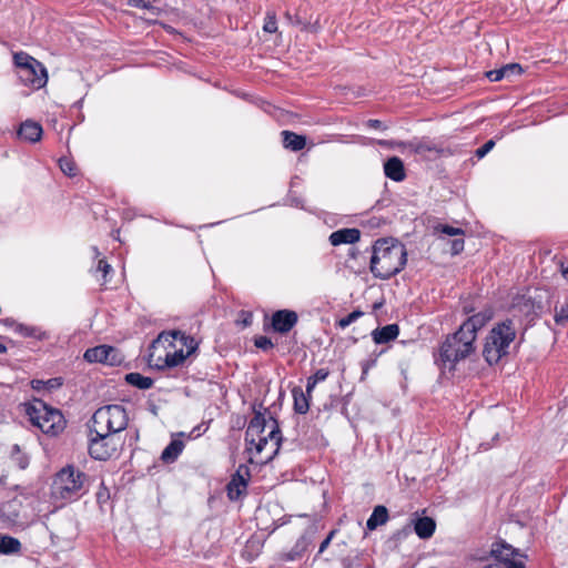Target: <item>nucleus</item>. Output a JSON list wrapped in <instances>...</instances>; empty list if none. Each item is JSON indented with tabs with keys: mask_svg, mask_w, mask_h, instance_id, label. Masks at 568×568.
I'll return each mask as SVG.
<instances>
[{
	"mask_svg": "<svg viewBox=\"0 0 568 568\" xmlns=\"http://www.w3.org/2000/svg\"><path fill=\"white\" fill-rule=\"evenodd\" d=\"M406 262V247L398 241L379 239L374 243L369 268L375 277L388 280L398 274Z\"/></svg>",
	"mask_w": 568,
	"mask_h": 568,
	"instance_id": "f257e3e1",
	"label": "nucleus"
},
{
	"mask_svg": "<svg viewBox=\"0 0 568 568\" xmlns=\"http://www.w3.org/2000/svg\"><path fill=\"white\" fill-rule=\"evenodd\" d=\"M475 341L459 327L457 332L447 335L442 343L436 363L442 368L455 369L456 364L475 353Z\"/></svg>",
	"mask_w": 568,
	"mask_h": 568,
	"instance_id": "f03ea898",
	"label": "nucleus"
},
{
	"mask_svg": "<svg viewBox=\"0 0 568 568\" xmlns=\"http://www.w3.org/2000/svg\"><path fill=\"white\" fill-rule=\"evenodd\" d=\"M23 410L32 426L38 427L45 435L58 436L65 428L62 413L50 407L42 399L36 398L24 403Z\"/></svg>",
	"mask_w": 568,
	"mask_h": 568,
	"instance_id": "7ed1b4c3",
	"label": "nucleus"
},
{
	"mask_svg": "<svg viewBox=\"0 0 568 568\" xmlns=\"http://www.w3.org/2000/svg\"><path fill=\"white\" fill-rule=\"evenodd\" d=\"M516 337V327L513 320H505L496 324L489 332L483 349V356L489 364H496L508 354V347Z\"/></svg>",
	"mask_w": 568,
	"mask_h": 568,
	"instance_id": "20e7f679",
	"label": "nucleus"
},
{
	"mask_svg": "<svg viewBox=\"0 0 568 568\" xmlns=\"http://www.w3.org/2000/svg\"><path fill=\"white\" fill-rule=\"evenodd\" d=\"M87 478L83 471L73 465H67L54 476L52 495L63 500L77 499L82 495Z\"/></svg>",
	"mask_w": 568,
	"mask_h": 568,
	"instance_id": "39448f33",
	"label": "nucleus"
},
{
	"mask_svg": "<svg viewBox=\"0 0 568 568\" xmlns=\"http://www.w3.org/2000/svg\"><path fill=\"white\" fill-rule=\"evenodd\" d=\"M129 417L122 405L112 404L98 408L92 418L91 426L98 430L110 434H118L128 426Z\"/></svg>",
	"mask_w": 568,
	"mask_h": 568,
	"instance_id": "423d86ee",
	"label": "nucleus"
},
{
	"mask_svg": "<svg viewBox=\"0 0 568 568\" xmlns=\"http://www.w3.org/2000/svg\"><path fill=\"white\" fill-rule=\"evenodd\" d=\"M89 454L97 460L109 459L118 449V442L113 434L103 433L90 426Z\"/></svg>",
	"mask_w": 568,
	"mask_h": 568,
	"instance_id": "0eeeda50",
	"label": "nucleus"
},
{
	"mask_svg": "<svg viewBox=\"0 0 568 568\" xmlns=\"http://www.w3.org/2000/svg\"><path fill=\"white\" fill-rule=\"evenodd\" d=\"M409 151L416 155H420L422 158L434 161L436 159L453 155V151L449 148H445L439 145L430 140H418L410 142L408 144Z\"/></svg>",
	"mask_w": 568,
	"mask_h": 568,
	"instance_id": "6e6552de",
	"label": "nucleus"
},
{
	"mask_svg": "<svg viewBox=\"0 0 568 568\" xmlns=\"http://www.w3.org/2000/svg\"><path fill=\"white\" fill-rule=\"evenodd\" d=\"M179 341L181 343V348L185 347L186 353L189 355L193 354L197 349V342L194 337L190 335H185V333L174 329L170 332H162L155 341L152 342V347L156 349L158 347L165 348L164 344L168 343L169 346L174 347L173 342Z\"/></svg>",
	"mask_w": 568,
	"mask_h": 568,
	"instance_id": "1a4fd4ad",
	"label": "nucleus"
},
{
	"mask_svg": "<svg viewBox=\"0 0 568 568\" xmlns=\"http://www.w3.org/2000/svg\"><path fill=\"white\" fill-rule=\"evenodd\" d=\"M83 357L89 363H102L110 366L118 365L122 361L119 351L110 345H99L88 348Z\"/></svg>",
	"mask_w": 568,
	"mask_h": 568,
	"instance_id": "9d476101",
	"label": "nucleus"
},
{
	"mask_svg": "<svg viewBox=\"0 0 568 568\" xmlns=\"http://www.w3.org/2000/svg\"><path fill=\"white\" fill-rule=\"evenodd\" d=\"M262 404L257 405L253 404L252 409L254 413L253 418L250 420L248 426L245 430V443L247 445V449L251 450L253 444H255L256 438L263 436L265 427L267 425L266 418L264 414L261 412Z\"/></svg>",
	"mask_w": 568,
	"mask_h": 568,
	"instance_id": "9b49d317",
	"label": "nucleus"
},
{
	"mask_svg": "<svg viewBox=\"0 0 568 568\" xmlns=\"http://www.w3.org/2000/svg\"><path fill=\"white\" fill-rule=\"evenodd\" d=\"M18 77L22 83L36 89L45 85L48 81L47 70L42 63L39 67L30 65L18 71Z\"/></svg>",
	"mask_w": 568,
	"mask_h": 568,
	"instance_id": "f8f14e48",
	"label": "nucleus"
},
{
	"mask_svg": "<svg viewBox=\"0 0 568 568\" xmlns=\"http://www.w3.org/2000/svg\"><path fill=\"white\" fill-rule=\"evenodd\" d=\"M493 315L494 312L491 308H485L474 314L460 325L462 333L465 332L476 342L477 332L493 318Z\"/></svg>",
	"mask_w": 568,
	"mask_h": 568,
	"instance_id": "ddd939ff",
	"label": "nucleus"
},
{
	"mask_svg": "<svg viewBox=\"0 0 568 568\" xmlns=\"http://www.w3.org/2000/svg\"><path fill=\"white\" fill-rule=\"evenodd\" d=\"M270 420L272 422V427L268 435L256 438L255 444L252 445L255 447L256 453L260 454L265 448L268 440L274 442L275 449L267 458V460H272L278 454L281 444L283 442V436L277 419L270 417Z\"/></svg>",
	"mask_w": 568,
	"mask_h": 568,
	"instance_id": "4468645a",
	"label": "nucleus"
},
{
	"mask_svg": "<svg viewBox=\"0 0 568 568\" xmlns=\"http://www.w3.org/2000/svg\"><path fill=\"white\" fill-rule=\"evenodd\" d=\"M297 313L291 310L276 311L272 316V327L280 334L288 333L297 323Z\"/></svg>",
	"mask_w": 568,
	"mask_h": 568,
	"instance_id": "2eb2a0df",
	"label": "nucleus"
},
{
	"mask_svg": "<svg viewBox=\"0 0 568 568\" xmlns=\"http://www.w3.org/2000/svg\"><path fill=\"white\" fill-rule=\"evenodd\" d=\"M361 239V231L358 229H341L333 232L329 235V243L333 246H338L341 244H354L358 242Z\"/></svg>",
	"mask_w": 568,
	"mask_h": 568,
	"instance_id": "dca6fc26",
	"label": "nucleus"
},
{
	"mask_svg": "<svg viewBox=\"0 0 568 568\" xmlns=\"http://www.w3.org/2000/svg\"><path fill=\"white\" fill-rule=\"evenodd\" d=\"M42 133L41 124L32 120H27L21 123L18 130L19 138L31 143L40 141Z\"/></svg>",
	"mask_w": 568,
	"mask_h": 568,
	"instance_id": "f3484780",
	"label": "nucleus"
},
{
	"mask_svg": "<svg viewBox=\"0 0 568 568\" xmlns=\"http://www.w3.org/2000/svg\"><path fill=\"white\" fill-rule=\"evenodd\" d=\"M523 72V67L519 63H508L500 69L486 72V77L489 81L497 82L505 78L509 79L515 75H520Z\"/></svg>",
	"mask_w": 568,
	"mask_h": 568,
	"instance_id": "a211bd4d",
	"label": "nucleus"
},
{
	"mask_svg": "<svg viewBox=\"0 0 568 568\" xmlns=\"http://www.w3.org/2000/svg\"><path fill=\"white\" fill-rule=\"evenodd\" d=\"M384 173L395 182H400L406 178L404 163L398 156H392L384 163Z\"/></svg>",
	"mask_w": 568,
	"mask_h": 568,
	"instance_id": "6ab92c4d",
	"label": "nucleus"
},
{
	"mask_svg": "<svg viewBox=\"0 0 568 568\" xmlns=\"http://www.w3.org/2000/svg\"><path fill=\"white\" fill-rule=\"evenodd\" d=\"M399 327L397 324H388L372 332L373 341L376 344H385L397 338Z\"/></svg>",
	"mask_w": 568,
	"mask_h": 568,
	"instance_id": "aec40b11",
	"label": "nucleus"
},
{
	"mask_svg": "<svg viewBox=\"0 0 568 568\" xmlns=\"http://www.w3.org/2000/svg\"><path fill=\"white\" fill-rule=\"evenodd\" d=\"M436 529V523L430 517H420L414 523V530L420 539H429Z\"/></svg>",
	"mask_w": 568,
	"mask_h": 568,
	"instance_id": "412c9836",
	"label": "nucleus"
},
{
	"mask_svg": "<svg viewBox=\"0 0 568 568\" xmlns=\"http://www.w3.org/2000/svg\"><path fill=\"white\" fill-rule=\"evenodd\" d=\"M490 554L495 558V562H500L505 565L506 568L509 561H513L511 558L515 554V549L509 545L496 542L493 544Z\"/></svg>",
	"mask_w": 568,
	"mask_h": 568,
	"instance_id": "4be33fe9",
	"label": "nucleus"
},
{
	"mask_svg": "<svg viewBox=\"0 0 568 568\" xmlns=\"http://www.w3.org/2000/svg\"><path fill=\"white\" fill-rule=\"evenodd\" d=\"M388 518L387 508L383 505H378L373 509V513L367 519L366 527L368 530H375L378 526L386 524Z\"/></svg>",
	"mask_w": 568,
	"mask_h": 568,
	"instance_id": "5701e85b",
	"label": "nucleus"
},
{
	"mask_svg": "<svg viewBox=\"0 0 568 568\" xmlns=\"http://www.w3.org/2000/svg\"><path fill=\"white\" fill-rule=\"evenodd\" d=\"M20 508L21 503L18 499H11L4 504H2L0 508L1 516L6 518L9 523L16 524L20 518Z\"/></svg>",
	"mask_w": 568,
	"mask_h": 568,
	"instance_id": "b1692460",
	"label": "nucleus"
},
{
	"mask_svg": "<svg viewBox=\"0 0 568 568\" xmlns=\"http://www.w3.org/2000/svg\"><path fill=\"white\" fill-rule=\"evenodd\" d=\"M184 448V443L180 439H173L163 449L161 454V460L166 464H171L178 459Z\"/></svg>",
	"mask_w": 568,
	"mask_h": 568,
	"instance_id": "393cba45",
	"label": "nucleus"
},
{
	"mask_svg": "<svg viewBox=\"0 0 568 568\" xmlns=\"http://www.w3.org/2000/svg\"><path fill=\"white\" fill-rule=\"evenodd\" d=\"M283 145L292 151H301L306 145V138L292 131H283Z\"/></svg>",
	"mask_w": 568,
	"mask_h": 568,
	"instance_id": "a878e982",
	"label": "nucleus"
},
{
	"mask_svg": "<svg viewBox=\"0 0 568 568\" xmlns=\"http://www.w3.org/2000/svg\"><path fill=\"white\" fill-rule=\"evenodd\" d=\"M292 395L294 399V412L301 415L306 414L310 409L311 397L305 394L301 387H294Z\"/></svg>",
	"mask_w": 568,
	"mask_h": 568,
	"instance_id": "bb28decb",
	"label": "nucleus"
},
{
	"mask_svg": "<svg viewBox=\"0 0 568 568\" xmlns=\"http://www.w3.org/2000/svg\"><path fill=\"white\" fill-rule=\"evenodd\" d=\"M190 355L186 352H184L183 348H179V349H174V351H166L165 355H164V363L162 364V366H169L170 368L176 367V366L183 364V362Z\"/></svg>",
	"mask_w": 568,
	"mask_h": 568,
	"instance_id": "cd10ccee",
	"label": "nucleus"
},
{
	"mask_svg": "<svg viewBox=\"0 0 568 568\" xmlns=\"http://www.w3.org/2000/svg\"><path fill=\"white\" fill-rule=\"evenodd\" d=\"M20 550L21 542L19 539L8 535L0 536V554L12 555L19 552Z\"/></svg>",
	"mask_w": 568,
	"mask_h": 568,
	"instance_id": "c85d7f7f",
	"label": "nucleus"
},
{
	"mask_svg": "<svg viewBox=\"0 0 568 568\" xmlns=\"http://www.w3.org/2000/svg\"><path fill=\"white\" fill-rule=\"evenodd\" d=\"M125 382L139 389H149L153 386V379L148 376H143L140 373H129L124 377Z\"/></svg>",
	"mask_w": 568,
	"mask_h": 568,
	"instance_id": "c756f323",
	"label": "nucleus"
},
{
	"mask_svg": "<svg viewBox=\"0 0 568 568\" xmlns=\"http://www.w3.org/2000/svg\"><path fill=\"white\" fill-rule=\"evenodd\" d=\"M13 60L18 71L30 65L39 67V61L26 52L14 53Z\"/></svg>",
	"mask_w": 568,
	"mask_h": 568,
	"instance_id": "7c9ffc66",
	"label": "nucleus"
},
{
	"mask_svg": "<svg viewBox=\"0 0 568 568\" xmlns=\"http://www.w3.org/2000/svg\"><path fill=\"white\" fill-rule=\"evenodd\" d=\"M16 332L23 337H34L38 339H42L45 336V334L41 332L40 328L24 324H18L16 327Z\"/></svg>",
	"mask_w": 568,
	"mask_h": 568,
	"instance_id": "2f4dec72",
	"label": "nucleus"
},
{
	"mask_svg": "<svg viewBox=\"0 0 568 568\" xmlns=\"http://www.w3.org/2000/svg\"><path fill=\"white\" fill-rule=\"evenodd\" d=\"M250 479V468L246 465H240L230 481H235L242 487H247Z\"/></svg>",
	"mask_w": 568,
	"mask_h": 568,
	"instance_id": "473e14b6",
	"label": "nucleus"
},
{
	"mask_svg": "<svg viewBox=\"0 0 568 568\" xmlns=\"http://www.w3.org/2000/svg\"><path fill=\"white\" fill-rule=\"evenodd\" d=\"M11 460L20 468L26 469L29 465V457L21 453L19 445H13L11 449Z\"/></svg>",
	"mask_w": 568,
	"mask_h": 568,
	"instance_id": "72a5a7b5",
	"label": "nucleus"
},
{
	"mask_svg": "<svg viewBox=\"0 0 568 568\" xmlns=\"http://www.w3.org/2000/svg\"><path fill=\"white\" fill-rule=\"evenodd\" d=\"M247 487H242L235 481H229L226 485V493L230 500L234 501L240 499L241 496L246 494Z\"/></svg>",
	"mask_w": 568,
	"mask_h": 568,
	"instance_id": "f704fd0d",
	"label": "nucleus"
},
{
	"mask_svg": "<svg viewBox=\"0 0 568 568\" xmlns=\"http://www.w3.org/2000/svg\"><path fill=\"white\" fill-rule=\"evenodd\" d=\"M59 166L61 171L68 175V176H75L77 175V166L74 162L71 159L68 158H61L59 160Z\"/></svg>",
	"mask_w": 568,
	"mask_h": 568,
	"instance_id": "c9c22d12",
	"label": "nucleus"
},
{
	"mask_svg": "<svg viewBox=\"0 0 568 568\" xmlns=\"http://www.w3.org/2000/svg\"><path fill=\"white\" fill-rule=\"evenodd\" d=\"M555 322L557 325H565L568 322V304L555 307Z\"/></svg>",
	"mask_w": 568,
	"mask_h": 568,
	"instance_id": "e433bc0d",
	"label": "nucleus"
},
{
	"mask_svg": "<svg viewBox=\"0 0 568 568\" xmlns=\"http://www.w3.org/2000/svg\"><path fill=\"white\" fill-rule=\"evenodd\" d=\"M363 312L362 311H353L352 313H349L347 316L341 318L338 322H337V326L341 327L342 329L346 328L347 326H349L352 323H354L355 321H357L361 316H363Z\"/></svg>",
	"mask_w": 568,
	"mask_h": 568,
	"instance_id": "4c0bfd02",
	"label": "nucleus"
},
{
	"mask_svg": "<svg viewBox=\"0 0 568 568\" xmlns=\"http://www.w3.org/2000/svg\"><path fill=\"white\" fill-rule=\"evenodd\" d=\"M305 547L306 541L304 540V538L297 540L293 549L286 554V560H295L296 558H300Z\"/></svg>",
	"mask_w": 568,
	"mask_h": 568,
	"instance_id": "58836bf2",
	"label": "nucleus"
},
{
	"mask_svg": "<svg viewBox=\"0 0 568 568\" xmlns=\"http://www.w3.org/2000/svg\"><path fill=\"white\" fill-rule=\"evenodd\" d=\"M151 348L153 349V352H151V353H150V355H149V365H150L151 367H154V368L160 369V371H162V369H164V368H170L169 366H162V364L164 363V356L159 355V356H156V357H155V352H156L160 347H158L156 349H154V348L151 346Z\"/></svg>",
	"mask_w": 568,
	"mask_h": 568,
	"instance_id": "ea45409f",
	"label": "nucleus"
},
{
	"mask_svg": "<svg viewBox=\"0 0 568 568\" xmlns=\"http://www.w3.org/2000/svg\"><path fill=\"white\" fill-rule=\"evenodd\" d=\"M263 30L268 33H273L277 30V22L274 14H267L265 18Z\"/></svg>",
	"mask_w": 568,
	"mask_h": 568,
	"instance_id": "a19ab883",
	"label": "nucleus"
},
{
	"mask_svg": "<svg viewBox=\"0 0 568 568\" xmlns=\"http://www.w3.org/2000/svg\"><path fill=\"white\" fill-rule=\"evenodd\" d=\"M254 345L257 348L263 349V351H267L273 347V343H272L271 338H268L267 336L256 337L254 341Z\"/></svg>",
	"mask_w": 568,
	"mask_h": 568,
	"instance_id": "79ce46f5",
	"label": "nucleus"
},
{
	"mask_svg": "<svg viewBox=\"0 0 568 568\" xmlns=\"http://www.w3.org/2000/svg\"><path fill=\"white\" fill-rule=\"evenodd\" d=\"M495 146V141L494 140H488L487 142H485V144H483L480 148H478L476 151H475V154L478 159H481L484 158L488 152H490L493 150V148Z\"/></svg>",
	"mask_w": 568,
	"mask_h": 568,
	"instance_id": "37998d69",
	"label": "nucleus"
},
{
	"mask_svg": "<svg viewBox=\"0 0 568 568\" xmlns=\"http://www.w3.org/2000/svg\"><path fill=\"white\" fill-rule=\"evenodd\" d=\"M97 271L102 272L104 283L108 282V274L112 272V266L103 258L99 260Z\"/></svg>",
	"mask_w": 568,
	"mask_h": 568,
	"instance_id": "c03bdc74",
	"label": "nucleus"
},
{
	"mask_svg": "<svg viewBox=\"0 0 568 568\" xmlns=\"http://www.w3.org/2000/svg\"><path fill=\"white\" fill-rule=\"evenodd\" d=\"M439 230L448 236L464 235V231L462 229L450 225H442Z\"/></svg>",
	"mask_w": 568,
	"mask_h": 568,
	"instance_id": "a18cd8bd",
	"label": "nucleus"
},
{
	"mask_svg": "<svg viewBox=\"0 0 568 568\" xmlns=\"http://www.w3.org/2000/svg\"><path fill=\"white\" fill-rule=\"evenodd\" d=\"M376 365V358H369L365 359L361 363L362 367V377L361 379H365L366 375L368 374L369 369Z\"/></svg>",
	"mask_w": 568,
	"mask_h": 568,
	"instance_id": "49530a36",
	"label": "nucleus"
},
{
	"mask_svg": "<svg viewBox=\"0 0 568 568\" xmlns=\"http://www.w3.org/2000/svg\"><path fill=\"white\" fill-rule=\"evenodd\" d=\"M128 4L132 8H138V9H145V10L152 9L151 2L145 1V0H128Z\"/></svg>",
	"mask_w": 568,
	"mask_h": 568,
	"instance_id": "de8ad7c7",
	"label": "nucleus"
},
{
	"mask_svg": "<svg viewBox=\"0 0 568 568\" xmlns=\"http://www.w3.org/2000/svg\"><path fill=\"white\" fill-rule=\"evenodd\" d=\"M464 244H465V242H464L463 237L453 240L452 245H450L452 254L453 255L459 254L464 250Z\"/></svg>",
	"mask_w": 568,
	"mask_h": 568,
	"instance_id": "09e8293b",
	"label": "nucleus"
},
{
	"mask_svg": "<svg viewBox=\"0 0 568 568\" xmlns=\"http://www.w3.org/2000/svg\"><path fill=\"white\" fill-rule=\"evenodd\" d=\"M329 375V371L326 368H320L317 369L312 376H310L311 379H313L315 383H320L325 381Z\"/></svg>",
	"mask_w": 568,
	"mask_h": 568,
	"instance_id": "8fccbe9b",
	"label": "nucleus"
},
{
	"mask_svg": "<svg viewBox=\"0 0 568 568\" xmlns=\"http://www.w3.org/2000/svg\"><path fill=\"white\" fill-rule=\"evenodd\" d=\"M286 19L294 24L302 26L303 28H306V24L301 20L298 14L292 16L290 12L285 13Z\"/></svg>",
	"mask_w": 568,
	"mask_h": 568,
	"instance_id": "3c124183",
	"label": "nucleus"
},
{
	"mask_svg": "<svg viewBox=\"0 0 568 568\" xmlns=\"http://www.w3.org/2000/svg\"><path fill=\"white\" fill-rule=\"evenodd\" d=\"M335 534V530H332L328 536L321 542L318 554H322L331 544V540Z\"/></svg>",
	"mask_w": 568,
	"mask_h": 568,
	"instance_id": "603ef678",
	"label": "nucleus"
},
{
	"mask_svg": "<svg viewBox=\"0 0 568 568\" xmlns=\"http://www.w3.org/2000/svg\"><path fill=\"white\" fill-rule=\"evenodd\" d=\"M366 125L371 129H386L385 125H383L382 121L377 120V119H369L367 122H366Z\"/></svg>",
	"mask_w": 568,
	"mask_h": 568,
	"instance_id": "864d4df0",
	"label": "nucleus"
},
{
	"mask_svg": "<svg viewBox=\"0 0 568 568\" xmlns=\"http://www.w3.org/2000/svg\"><path fill=\"white\" fill-rule=\"evenodd\" d=\"M317 383H315L313 379H311L310 377L307 378V383H306V392L305 394H307L310 397H311V394L313 392V389L315 388Z\"/></svg>",
	"mask_w": 568,
	"mask_h": 568,
	"instance_id": "5fc2aeb1",
	"label": "nucleus"
},
{
	"mask_svg": "<svg viewBox=\"0 0 568 568\" xmlns=\"http://www.w3.org/2000/svg\"><path fill=\"white\" fill-rule=\"evenodd\" d=\"M506 568H525L524 564L523 562H518V561H509V564L507 565Z\"/></svg>",
	"mask_w": 568,
	"mask_h": 568,
	"instance_id": "6e6d98bb",
	"label": "nucleus"
},
{
	"mask_svg": "<svg viewBox=\"0 0 568 568\" xmlns=\"http://www.w3.org/2000/svg\"><path fill=\"white\" fill-rule=\"evenodd\" d=\"M481 568H505V565L500 564V562H491V564H488Z\"/></svg>",
	"mask_w": 568,
	"mask_h": 568,
	"instance_id": "4d7b16f0",
	"label": "nucleus"
},
{
	"mask_svg": "<svg viewBox=\"0 0 568 568\" xmlns=\"http://www.w3.org/2000/svg\"><path fill=\"white\" fill-rule=\"evenodd\" d=\"M8 352V348L4 344L0 343V354H6Z\"/></svg>",
	"mask_w": 568,
	"mask_h": 568,
	"instance_id": "13d9d810",
	"label": "nucleus"
},
{
	"mask_svg": "<svg viewBox=\"0 0 568 568\" xmlns=\"http://www.w3.org/2000/svg\"><path fill=\"white\" fill-rule=\"evenodd\" d=\"M48 384H49L51 387H53L55 384H57V385H60V383H58V381H57L55 378H53V379H49V381H48Z\"/></svg>",
	"mask_w": 568,
	"mask_h": 568,
	"instance_id": "bf43d9fd",
	"label": "nucleus"
},
{
	"mask_svg": "<svg viewBox=\"0 0 568 568\" xmlns=\"http://www.w3.org/2000/svg\"><path fill=\"white\" fill-rule=\"evenodd\" d=\"M92 250H93V253L95 254V256L100 255L99 248L97 246H93Z\"/></svg>",
	"mask_w": 568,
	"mask_h": 568,
	"instance_id": "052dcab7",
	"label": "nucleus"
}]
</instances>
